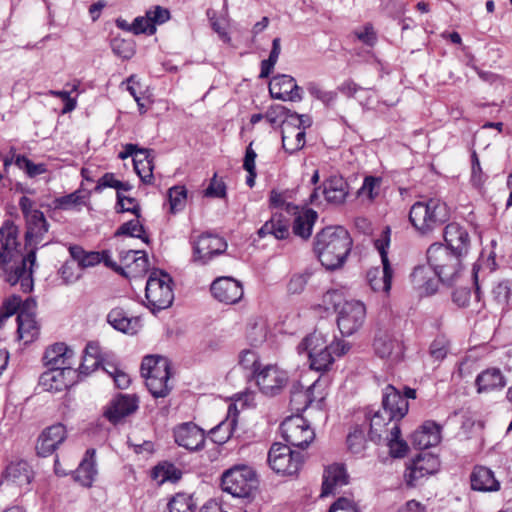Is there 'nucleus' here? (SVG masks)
<instances>
[{"label":"nucleus","instance_id":"obj_1","mask_svg":"<svg viewBox=\"0 0 512 512\" xmlns=\"http://www.w3.org/2000/svg\"><path fill=\"white\" fill-rule=\"evenodd\" d=\"M353 245L349 232L342 226H327L313 241V251L321 265L329 271L344 266Z\"/></svg>","mask_w":512,"mask_h":512},{"label":"nucleus","instance_id":"obj_2","mask_svg":"<svg viewBox=\"0 0 512 512\" xmlns=\"http://www.w3.org/2000/svg\"><path fill=\"white\" fill-rule=\"evenodd\" d=\"M26 221L25 246L32 247L27 255L22 259L21 263L14 270L7 271L6 281L11 286L20 284L21 288H33L34 282L32 278L33 267L36 264V250L44 235L49 231V223L47 222L43 212H35Z\"/></svg>","mask_w":512,"mask_h":512},{"label":"nucleus","instance_id":"obj_3","mask_svg":"<svg viewBox=\"0 0 512 512\" xmlns=\"http://www.w3.org/2000/svg\"><path fill=\"white\" fill-rule=\"evenodd\" d=\"M449 209L445 202L437 198L415 202L409 211V221L415 230L427 236L448 221Z\"/></svg>","mask_w":512,"mask_h":512},{"label":"nucleus","instance_id":"obj_4","mask_svg":"<svg viewBox=\"0 0 512 512\" xmlns=\"http://www.w3.org/2000/svg\"><path fill=\"white\" fill-rule=\"evenodd\" d=\"M372 349L378 358L389 359L396 364L405 358L404 342L398 340L394 335L393 325L386 314L385 317L379 315L376 320Z\"/></svg>","mask_w":512,"mask_h":512},{"label":"nucleus","instance_id":"obj_5","mask_svg":"<svg viewBox=\"0 0 512 512\" xmlns=\"http://www.w3.org/2000/svg\"><path fill=\"white\" fill-rule=\"evenodd\" d=\"M259 486L256 471L247 465H235L221 476V488L233 497L253 499Z\"/></svg>","mask_w":512,"mask_h":512},{"label":"nucleus","instance_id":"obj_6","mask_svg":"<svg viewBox=\"0 0 512 512\" xmlns=\"http://www.w3.org/2000/svg\"><path fill=\"white\" fill-rule=\"evenodd\" d=\"M297 350L299 354L307 353L310 369L317 372L325 373L329 371L335 361L321 334L312 333L307 335L298 344Z\"/></svg>","mask_w":512,"mask_h":512},{"label":"nucleus","instance_id":"obj_7","mask_svg":"<svg viewBox=\"0 0 512 512\" xmlns=\"http://www.w3.org/2000/svg\"><path fill=\"white\" fill-rule=\"evenodd\" d=\"M268 464L277 474L283 476L297 475L304 464V456L292 450L288 445L273 443L268 452Z\"/></svg>","mask_w":512,"mask_h":512},{"label":"nucleus","instance_id":"obj_8","mask_svg":"<svg viewBox=\"0 0 512 512\" xmlns=\"http://www.w3.org/2000/svg\"><path fill=\"white\" fill-rule=\"evenodd\" d=\"M279 431L282 438L290 448L297 447L305 449L314 439V431L309 427L307 421L301 416H290L280 424Z\"/></svg>","mask_w":512,"mask_h":512},{"label":"nucleus","instance_id":"obj_9","mask_svg":"<svg viewBox=\"0 0 512 512\" xmlns=\"http://www.w3.org/2000/svg\"><path fill=\"white\" fill-rule=\"evenodd\" d=\"M366 306L359 300L345 301L337 311V326L342 336H351L364 324Z\"/></svg>","mask_w":512,"mask_h":512},{"label":"nucleus","instance_id":"obj_10","mask_svg":"<svg viewBox=\"0 0 512 512\" xmlns=\"http://www.w3.org/2000/svg\"><path fill=\"white\" fill-rule=\"evenodd\" d=\"M82 379L78 369L66 366L60 368H47L40 377L39 385L45 391L61 392L69 389Z\"/></svg>","mask_w":512,"mask_h":512},{"label":"nucleus","instance_id":"obj_11","mask_svg":"<svg viewBox=\"0 0 512 512\" xmlns=\"http://www.w3.org/2000/svg\"><path fill=\"white\" fill-rule=\"evenodd\" d=\"M440 459L431 452H420L410 460L404 474L407 486L415 487L417 481L425 476L433 475L440 469Z\"/></svg>","mask_w":512,"mask_h":512},{"label":"nucleus","instance_id":"obj_12","mask_svg":"<svg viewBox=\"0 0 512 512\" xmlns=\"http://www.w3.org/2000/svg\"><path fill=\"white\" fill-rule=\"evenodd\" d=\"M102 255V262L106 267L112 269L114 272L126 278L142 275L148 269V258L144 251L129 250L125 253V255L121 253V261H127L130 258V256H132L133 258V263L126 264L125 267L118 265L114 260H112L109 251H102Z\"/></svg>","mask_w":512,"mask_h":512},{"label":"nucleus","instance_id":"obj_13","mask_svg":"<svg viewBox=\"0 0 512 512\" xmlns=\"http://www.w3.org/2000/svg\"><path fill=\"white\" fill-rule=\"evenodd\" d=\"M138 408L139 397L136 394L118 392L105 406L103 416L112 425H117L126 417L134 414Z\"/></svg>","mask_w":512,"mask_h":512},{"label":"nucleus","instance_id":"obj_14","mask_svg":"<svg viewBox=\"0 0 512 512\" xmlns=\"http://www.w3.org/2000/svg\"><path fill=\"white\" fill-rule=\"evenodd\" d=\"M253 378L261 393L270 397L280 394L289 382V376L286 371L271 365L260 368Z\"/></svg>","mask_w":512,"mask_h":512},{"label":"nucleus","instance_id":"obj_15","mask_svg":"<svg viewBox=\"0 0 512 512\" xmlns=\"http://www.w3.org/2000/svg\"><path fill=\"white\" fill-rule=\"evenodd\" d=\"M175 443L190 452L201 451L205 447L207 433L193 422L179 424L173 429Z\"/></svg>","mask_w":512,"mask_h":512},{"label":"nucleus","instance_id":"obj_16","mask_svg":"<svg viewBox=\"0 0 512 512\" xmlns=\"http://www.w3.org/2000/svg\"><path fill=\"white\" fill-rule=\"evenodd\" d=\"M67 439V430L62 423L46 427L38 436L35 450L39 457L52 455Z\"/></svg>","mask_w":512,"mask_h":512},{"label":"nucleus","instance_id":"obj_17","mask_svg":"<svg viewBox=\"0 0 512 512\" xmlns=\"http://www.w3.org/2000/svg\"><path fill=\"white\" fill-rule=\"evenodd\" d=\"M269 93L272 98L282 101L298 102L303 99V90L295 79L286 74H279L269 83Z\"/></svg>","mask_w":512,"mask_h":512},{"label":"nucleus","instance_id":"obj_18","mask_svg":"<svg viewBox=\"0 0 512 512\" xmlns=\"http://www.w3.org/2000/svg\"><path fill=\"white\" fill-rule=\"evenodd\" d=\"M409 403L402 397L401 392L393 385H387L383 390L382 408L384 414L389 415V420L395 423L400 422L408 413Z\"/></svg>","mask_w":512,"mask_h":512},{"label":"nucleus","instance_id":"obj_19","mask_svg":"<svg viewBox=\"0 0 512 512\" xmlns=\"http://www.w3.org/2000/svg\"><path fill=\"white\" fill-rule=\"evenodd\" d=\"M19 228L12 220H5L0 227V264L6 266L18 253Z\"/></svg>","mask_w":512,"mask_h":512},{"label":"nucleus","instance_id":"obj_20","mask_svg":"<svg viewBox=\"0 0 512 512\" xmlns=\"http://www.w3.org/2000/svg\"><path fill=\"white\" fill-rule=\"evenodd\" d=\"M34 476L32 466L23 459L11 461L1 475L3 481L15 484L25 491H30Z\"/></svg>","mask_w":512,"mask_h":512},{"label":"nucleus","instance_id":"obj_21","mask_svg":"<svg viewBox=\"0 0 512 512\" xmlns=\"http://www.w3.org/2000/svg\"><path fill=\"white\" fill-rule=\"evenodd\" d=\"M259 238L272 236L276 240L291 238V218L283 212H275L257 231Z\"/></svg>","mask_w":512,"mask_h":512},{"label":"nucleus","instance_id":"obj_22","mask_svg":"<svg viewBox=\"0 0 512 512\" xmlns=\"http://www.w3.org/2000/svg\"><path fill=\"white\" fill-rule=\"evenodd\" d=\"M443 237L444 247L460 257L467 255L470 246V237L468 231L458 223H449L444 228Z\"/></svg>","mask_w":512,"mask_h":512},{"label":"nucleus","instance_id":"obj_23","mask_svg":"<svg viewBox=\"0 0 512 512\" xmlns=\"http://www.w3.org/2000/svg\"><path fill=\"white\" fill-rule=\"evenodd\" d=\"M239 410L235 403L228 405L225 419L219 422L207 433L211 437L213 443L223 445L228 442L238 425Z\"/></svg>","mask_w":512,"mask_h":512},{"label":"nucleus","instance_id":"obj_24","mask_svg":"<svg viewBox=\"0 0 512 512\" xmlns=\"http://www.w3.org/2000/svg\"><path fill=\"white\" fill-rule=\"evenodd\" d=\"M226 249L227 243L222 237L202 234L194 245V256L202 263H206L214 256L224 253Z\"/></svg>","mask_w":512,"mask_h":512},{"label":"nucleus","instance_id":"obj_25","mask_svg":"<svg viewBox=\"0 0 512 512\" xmlns=\"http://www.w3.org/2000/svg\"><path fill=\"white\" fill-rule=\"evenodd\" d=\"M441 425L433 420H426L411 435L414 447L425 450L436 446L441 441Z\"/></svg>","mask_w":512,"mask_h":512},{"label":"nucleus","instance_id":"obj_26","mask_svg":"<svg viewBox=\"0 0 512 512\" xmlns=\"http://www.w3.org/2000/svg\"><path fill=\"white\" fill-rule=\"evenodd\" d=\"M141 376L145 379L169 380L172 376L171 361L160 355H147L140 366Z\"/></svg>","mask_w":512,"mask_h":512},{"label":"nucleus","instance_id":"obj_27","mask_svg":"<svg viewBox=\"0 0 512 512\" xmlns=\"http://www.w3.org/2000/svg\"><path fill=\"white\" fill-rule=\"evenodd\" d=\"M350 476L344 463H333L325 467L320 497L334 494L337 486L342 487L349 484Z\"/></svg>","mask_w":512,"mask_h":512},{"label":"nucleus","instance_id":"obj_28","mask_svg":"<svg viewBox=\"0 0 512 512\" xmlns=\"http://www.w3.org/2000/svg\"><path fill=\"white\" fill-rule=\"evenodd\" d=\"M72 478L85 488L92 487L98 474L96 464V449L89 448L85 451L78 467L71 472Z\"/></svg>","mask_w":512,"mask_h":512},{"label":"nucleus","instance_id":"obj_29","mask_svg":"<svg viewBox=\"0 0 512 512\" xmlns=\"http://www.w3.org/2000/svg\"><path fill=\"white\" fill-rule=\"evenodd\" d=\"M75 352L64 342H57L49 346L43 355V363L46 368L73 367Z\"/></svg>","mask_w":512,"mask_h":512},{"label":"nucleus","instance_id":"obj_30","mask_svg":"<svg viewBox=\"0 0 512 512\" xmlns=\"http://www.w3.org/2000/svg\"><path fill=\"white\" fill-rule=\"evenodd\" d=\"M471 489L478 492H497L501 488L494 472L483 465H475L470 474Z\"/></svg>","mask_w":512,"mask_h":512},{"label":"nucleus","instance_id":"obj_31","mask_svg":"<svg viewBox=\"0 0 512 512\" xmlns=\"http://www.w3.org/2000/svg\"><path fill=\"white\" fill-rule=\"evenodd\" d=\"M106 320L115 330L127 335H136L142 327L139 317H129L121 307L111 309Z\"/></svg>","mask_w":512,"mask_h":512},{"label":"nucleus","instance_id":"obj_32","mask_svg":"<svg viewBox=\"0 0 512 512\" xmlns=\"http://www.w3.org/2000/svg\"><path fill=\"white\" fill-rule=\"evenodd\" d=\"M322 194L328 203L340 205L349 194V185L341 175L333 174L323 182Z\"/></svg>","mask_w":512,"mask_h":512},{"label":"nucleus","instance_id":"obj_33","mask_svg":"<svg viewBox=\"0 0 512 512\" xmlns=\"http://www.w3.org/2000/svg\"><path fill=\"white\" fill-rule=\"evenodd\" d=\"M390 236L391 229L389 226H386L380 237L374 241V246L380 254L381 262L383 265L382 270V281L383 288H391L392 286V278H393V269L391 267L389 258H388V248L390 245Z\"/></svg>","mask_w":512,"mask_h":512},{"label":"nucleus","instance_id":"obj_34","mask_svg":"<svg viewBox=\"0 0 512 512\" xmlns=\"http://www.w3.org/2000/svg\"><path fill=\"white\" fill-rule=\"evenodd\" d=\"M475 386L478 393L501 390L506 386V378L499 368H487L477 375Z\"/></svg>","mask_w":512,"mask_h":512},{"label":"nucleus","instance_id":"obj_35","mask_svg":"<svg viewBox=\"0 0 512 512\" xmlns=\"http://www.w3.org/2000/svg\"><path fill=\"white\" fill-rule=\"evenodd\" d=\"M371 412L366 413V419L369 420L368 438L374 443H379L384 438L383 434L385 436L389 434L390 428H388V425H393V421H390L389 415L384 414L380 409L373 414Z\"/></svg>","mask_w":512,"mask_h":512},{"label":"nucleus","instance_id":"obj_36","mask_svg":"<svg viewBox=\"0 0 512 512\" xmlns=\"http://www.w3.org/2000/svg\"><path fill=\"white\" fill-rule=\"evenodd\" d=\"M101 349L98 342L90 341L83 351L82 362L78 368L79 374L89 376L102 364Z\"/></svg>","mask_w":512,"mask_h":512},{"label":"nucleus","instance_id":"obj_37","mask_svg":"<svg viewBox=\"0 0 512 512\" xmlns=\"http://www.w3.org/2000/svg\"><path fill=\"white\" fill-rule=\"evenodd\" d=\"M134 157V170L145 184H151L153 180L154 155L153 150L142 148Z\"/></svg>","mask_w":512,"mask_h":512},{"label":"nucleus","instance_id":"obj_38","mask_svg":"<svg viewBox=\"0 0 512 512\" xmlns=\"http://www.w3.org/2000/svg\"><path fill=\"white\" fill-rule=\"evenodd\" d=\"M145 296L143 304L149 310L156 314L157 312L169 308L174 300V290H142Z\"/></svg>","mask_w":512,"mask_h":512},{"label":"nucleus","instance_id":"obj_39","mask_svg":"<svg viewBox=\"0 0 512 512\" xmlns=\"http://www.w3.org/2000/svg\"><path fill=\"white\" fill-rule=\"evenodd\" d=\"M317 218L318 214L313 209H306L303 213L298 214L293 221L291 220V235L294 234L303 240H308Z\"/></svg>","mask_w":512,"mask_h":512},{"label":"nucleus","instance_id":"obj_40","mask_svg":"<svg viewBox=\"0 0 512 512\" xmlns=\"http://www.w3.org/2000/svg\"><path fill=\"white\" fill-rule=\"evenodd\" d=\"M410 277L413 288H437L439 284L436 271L429 262L416 266Z\"/></svg>","mask_w":512,"mask_h":512},{"label":"nucleus","instance_id":"obj_41","mask_svg":"<svg viewBox=\"0 0 512 512\" xmlns=\"http://www.w3.org/2000/svg\"><path fill=\"white\" fill-rule=\"evenodd\" d=\"M289 392L291 409L297 412L305 411L313 402L311 388L305 389L300 381H293Z\"/></svg>","mask_w":512,"mask_h":512},{"label":"nucleus","instance_id":"obj_42","mask_svg":"<svg viewBox=\"0 0 512 512\" xmlns=\"http://www.w3.org/2000/svg\"><path fill=\"white\" fill-rule=\"evenodd\" d=\"M17 333L19 339H23L25 343L34 341L39 335V326L35 320V315L18 313Z\"/></svg>","mask_w":512,"mask_h":512},{"label":"nucleus","instance_id":"obj_43","mask_svg":"<svg viewBox=\"0 0 512 512\" xmlns=\"http://www.w3.org/2000/svg\"><path fill=\"white\" fill-rule=\"evenodd\" d=\"M458 257L441 243H433L427 250V260L434 269L445 267L449 265L451 259Z\"/></svg>","mask_w":512,"mask_h":512},{"label":"nucleus","instance_id":"obj_44","mask_svg":"<svg viewBox=\"0 0 512 512\" xmlns=\"http://www.w3.org/2000/svg\"><path fill=\"white\" fill-rule=\"evenodd\" d=\"M69 253L74 262L77 263L80 269L93 267L102 262V252L85 251L81 246L71 245Z\"/></svg>","mask_w":512,"mask_h":512},{"label":"nucleus","instance_id":"obj_45","mask_svg":"<svg viewBox=\"0 0 512 512\" xmlns=\"http://www.w3.org/2000/svg\"><path fill=\"white\" fill-rule=\"evenodd\" d=\"M181 469L177 468L173 463L169 461H162L155 465L151 471L152 479L156 480L161 477L159 484L165 482L176 483L182 478Z\"/></svg>","mask_w":512,"mask_h":512},{"label":"nucleus","instance_id":"obj_46","mask_svg":"<svg viewBox=\"0 0 512 512\" xmlns=\"http://www.w3.org/2000/svg\"><path fill=\"white\" fill-rule=\"evenodd\" d=\"M384 439L388 442L390 455L393 458H403L409 451L408 444L401 439V429L398 423L391 426L389 434Z\"/></svg>","mask_w":512,"mask_h":512},{"label":"nucleus","instance_id":"obj_47","mask_svg":"<svg viewBox=\"0 0 512 512\" xmlns=\"http://www.w3.org/2000/svg\"><path fill=\"white\" fill-rule=\"evenodd\" d=\"M84 204L85 195L81 190H76L70 194L55 198L46 207L53 210H71Z\"/></svg>","mask_w":512,"mask_h":512},{"label":"nucleus","instance_id":"obj_48","mask_svg":"<svg viewBox=\"0 0 512 512\" xmlns=\"http://www.w3.org/2000/svg\"><path fill=\"white\" fill-rule=\"evenodd\" d=\"M365 426L355 424L351 427L347 438V448L352 454H362L366 449L367 438L365 436Z\"/></svg>","mask_w":512,"mask_h":512},{"label":"nucleus","instance_id":"obj_49","mask_svg":"<svg viewBox=\"0 0 512 512\" xmlns=\"http://www.w3.org/2000/svg\"><path fill=\"white\" fill-rule=\"evenodd\" d=\"M463 257L453 258L449 265L435 269L439 283L451 286L460 275Z\"/></svg>","mask_w":512,"mask_h":512},{"label":"nucleus","instance_id":"obj_50","mask_svg":"<svg viewBox=\"0 0 512 512\" xmlns=\"http://www.w3.org/2000/svg\"><path fill=\"white\" fill-rule=\"evenodd\" d=\"M167 507L169 512H194L196 503L193 501L192 495L179 492L171 498Z\"/></svg>","mask_w":512,"mask_h":512},{"label":"nucleus","instance_id":"obj_51","mask_svg":"<svg viewBox=\"0 0 512 512\" xmlns=\"http://www.w3.org/2000/svg\"><path fill=\"white\" fill-rule=\"evenodd\" d=\"M110 46L113 53L124 60L131 59L136 52V44L131 38L114 37L111 40Z\"/></svg>","mask_w":512,"mask_h":512},{"label":"nucleus","instance_id":"obj_52","mask_svg":"<svg viewBox=\"0 0 512 512\" xmlns=\"http://www.w3.org/2000/svg\"><path fill=\"white\" fill-rule=\"evenodd\" d=\"M15 165L25 172L29 178H35L38 175L44 174L48 171L47 165L44 163H34L25 155L15 156Z\"/></svg>","mask_w":512,"mask_h":512},{"label":"nucleus","instance_id":"obj_53","mask_svg":"<svg viewBox=\"0 0 512 512\" xmlns=\"http://www.w3.org/2000/svg\"><path fill=\"white\" fill-rule=\"evenodd\" d=\"M144 226L139 222L138 218L127 221L120 225L115 232V236H130L141 239L145 243H149L148 236H144Z\"/></svg>","mask_w":512,"mask_h":512},{"label":"nucleus","instance_id":"obj_54","mask_svg":"<svg viewBox=\"0 0 512 512\" xmlns=\"http://www.w3.org/2000/svg\"><path fill=\"white\" fill-rule=\"evenodd\" d=\"M170 212L175 214L182 211L186 205L187 190L185 186H173L168 190Z\"/></svg>","mask_w":512,"mask_h":512},{"label":"nucleus","instance_id":"obj_55","mask_svg":"<svg viewBox=\"0 0 512 512\" xmlns=\"http://www.w3.org/2000/svg\"><path fill=\"white\" fill-rule=\"evenodd\" d=\"M305 131H296L293 137H290L285 131L282 132V147L285 152L294 154L305 147Z\"/></svg>","mask_w":512,"mask_h":512},{"label":"nucleus","instance_id":"obj_56","mask_svg":"<svg viewBox=\"0 0 512 512\" xmlns=\"http://www.w3.org/2000/svg\"><path fill=\"white\" fill-rule=\"evenodd\" d=\"M450 347V341L445 335H438L430 344L429 355L435 361H442L446 358Z\"/></svg>","mask_w":512,"mask_h":512},{"label":"nucleus","instance_id":"obj_57","mask_svg":"<svg viewBox=\"0 0 512 512\" xmlns=\"http://www.w3.org/2000/svg\"><path fill=\"white\" fill-rule=\"evenodd\" d=\"M339 290H326L322 295L321 303L311 305V308L316 311H324L327 312L331 308H333L336 312L338 311L340 295H338Z\"/></svg>","mask_w":512,"mask_h":512},{"label":"nucleus","instance_id":"obj_58","mask_svg":"<svg viewBox=\"0 0 512 512\" xmlns=\"http://www.w3.org/2000/svg\"><path fill=\"white\" fill-rule=\"evenodd\" d=\"M164 379H146V387L154 398H165L172 391L173 387Z\"/></svg>","mask_w":512,"mask_h":512},{"label":"nucleus","instance_id":"obj_59","mask_svg":"<svg viewBox=\"0 0 512 512\" xmlns=\"http://www.w3.org/2000/svg\"><path fill=\"white\" fill-rule=\"evenodd\" d=\"M291 110L287 107L276 104L272 105L265 114L267 121L274 125L282 121L283 124H289L287 120L290 119Z\"/></svg>","mask_w":512,"mask_h":512},{"label":"nucleus","instance_id":"obj_60","mask_svg":"<svg viewBox=\"0 0 512 512\" xmlns=\"http://www.w3.org/2000/svg\"><path fill=\"white\" fill-rule=\"evenodd\" d=\"M117 212H130L136 216L141 217V207L137 200L132 197H125L120 192H117Z\"/></svg>","mask_w":512,"mask_h":512},{"label":"nucleus","instance_id":"obj_61","mask_svg":"<svg viewBox=\"0 0 512 512\" xmlns=\"http://www.w3.org/2000/svg\"><path fill=\"white\" fill-rule=\"evenodd\" d=\"M210 292L217 301L226 305L239 303L244 298V290H231L230 294L229 290H210Z\"/></svg>","mask_w":512,"mask_h":512},{"label":"nucleus","instance_id":"obj_62","mask_svg":"<svg viewBox=\"0 0 512 512\" xmlns=\"http://www.w3.org/2000/svg\"><path fill=\"white\" fill-rule=\"evenodd\" d=\"M172 284L173 279L167 272L155 269L149 275L145 288H151L156 285L158 286V288H171Z\"/></svg>","mask_w":512,"mask_h":512},{"label":"nucleus","instance_id":"obj_63","mask_svg":"<svg viewBox=\"0 0 512 512\" xmlns=\"http://www.w3.org/2000/svg\"><path fill=\"white\" fill-rule=\"evenodd\" d=\"M132 33L134 35L146 34L154 35L156 33V27L151 23L147 14L145 16H138L132 22Z\"/></svg>","mask_w":512,"mask_h":512},{"label":"nucleus","instance_id":"obj_64","mask_svg":"<svg viewBox=\"0 0 512 512\" xmlns=\"http://www.w3.org/2000/svg\"><path fill=\"white\" fill-rule=\"evenodd\" d=\"M328 512H361L358 505L348 497L337 498L329 507Z\"/></svg>","mask_w":512,"mask_h":512}]
</instances>
